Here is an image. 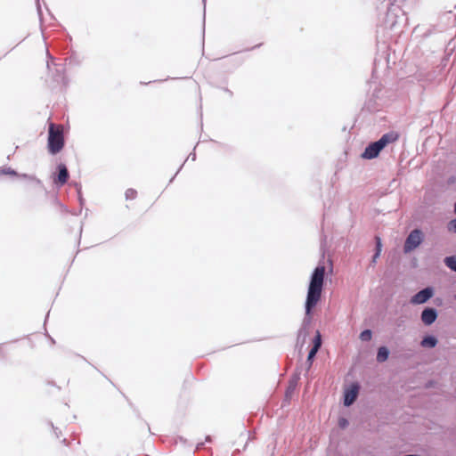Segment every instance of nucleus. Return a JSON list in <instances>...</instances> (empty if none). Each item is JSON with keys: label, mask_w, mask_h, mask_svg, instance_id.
<instances>
[{"label": "nucleus", "mask_w": 456, "mask_h": 456, "mask_svg": "<svg viewBox=\"0 0 456 456\" xmlns=\"http://www.w3.org/2000/svg\"><path fill=\"white\" fill-rule=\"evenodd\" d=\"M325 275V266L318 265L314 270L310 283L307 290L306 300H305V314H310L312 309L315 307L321 299L322 291L323 288Z\"/></svg>", "instance_id": "1"}, {"label": "nucleus", "mask_w": 456, "mask_h": 456, "mask_svg": "<svg viewBox=\"0 0 456 456\" xmlns=\"http://www.w3.org/2000/svg\"><path fill=\"white\" fill-rule=\"evenodd\" d=\"M64 146L63 132L53 123L49 126L48 131V150L51 154L60 152Z\"/></svg>", "instance_id": "2"}, {"label": "nucleus", "mask_w": 456, "mask_h": 456, "mask_svg": "<svg viewBox=\"0 0 456 456\" xmlns=\"http://www.w3.org/2000/svg\"><path fill=\"white\" fill-rule=\"evenodd\" d=\"M392 135L385 134L378 141L370 143L362 153V158L372 159L379 156L381 150L391 141Z\"/></svg>", "instance_id": "3"}, {"label": "nucleus", "mask_w": 456, "mask_h": 456, "mask_svg": "<svg viewBox=\"0 0 456 456\" xmlns=\"http://www.w3.org/2000/svg\"><path fill=\"white\" fill-rule=\"evenodd\" d=\"M423 239V232L419 229L412 230L404 241L403 252L407 254L417 248L422 243Z\"/></svg>", "instance_id": "4"}, {"label": "nucleus", "mask_w": 456, "mask_h": 456, "mask_svg": "<svg viewBox=\"0 0 456 456\" xmlns=\"http://www.w3.org/2000/svg\"><path fill=\"white\" fill-rule=\"evenodd\" d=\"M403 13L399 6L391 4V6L388 8L386 15V25L390 28L393 29L395 28L397 23H399L400 20L403 18Z\"/></svg>", "instance_id": "5"}, {"label": "nucleus", "mask_w": 456, "mask_h": 456, "mask_svg": "<svg viewBox=\"0 0 456 456\" xmlns=\"http://www.w3.org/2000/svg\"><path fill=\"white\" fill-rule=\"evenodd\" d=\"M434 295V289L431 287H427L417 292L411 298V303L413 305H421L428 302Z\"/></svg>", "instance_id": "6"}, {"label": "nucleus", "mask_w": 456, "mask_h": 456, "mask_svg": "<svg viewBox=\"0 0 456 456\" xmlns=\"http://www.w3.org/2000/svg\"><path fill=\"white\" fill-rule=\"evenodd\" d=\"M360 387L357 383H353L344 392V405L350 406L356 400Z\"/></svg>", "instance_id": "7"}, {"label": "nucleus", "mask_w": 456, "mask_h": 456, "mask_svg": "<svg viewBox=\"0 0 456 456\" xmlns=\"http://www.w3.org/2000/svg\"><path fill=\"white\" fill-rule=\"evenodd\" d=\"M437 315L438 314L436 309L433 307H426L421 313L420 319L425 325L429 326L436 322Z\"/></svg>", "instance_id": "8"}, {"label": "nucleus", "mask_w": 456, "mask_h": 456, "mask_svg": "<svg viewBox=\"0 0 456 456\" xmlns=\"http://www.w3.org/2000/svg\"><path fill=\"white\" fill-rule=\"evenodd\" d=\"M58 175L53 179V183L58 186H62L67 183L69 174L67 167L64 164L58 165Z\"/></svg>", "instance_id": "9"}, {"label": "nucleus", "mask_w": 456, "mask_h": 456, "mask_svg": "<svg viewBox=\"0 0 456 456\" xmlns=\"http://www.w3.org/2000/svg\"><path fill=\"white\" fill-rule=\"evenodd\" d=\"M421 346L433 348L437 345V339L434 336H426L420 342Z\"/></svg>", "instance_id": "10"}, {"label": "nucleus", "mask_w": 456, "mask_h": 456, "mask_svg": "<svg viewBox=\"0 0 456 456\" xmlns=\"http://www.w3.org/2000/svg\"><path fill=\"white\" fill-rule=\"evenodd\" d=\"M389 356V350L386 346H380L378 349L377 361L379 362H384Z\"/></svg>", "instance_id": "11"}, {"label": "nucleus", "mask_w": 456, "mask_h": 456, "mask_svg": "<svg viewBox=\"0 0 456 456\" xmlns=\"http://www.w3.org/2000/svg\"><path fill=\"white\" fill-rule=\"evenodd\" d=\"M382 250V243L379 237H376V250L375 254L372 256V262L376 263L377 259L379 257Z\"/></svg>", "instance_id": "12"}, {"label": "nucleus", "mask_w": 456, "mask_h": 456, "mask_svg": "<svg viewBox=\"0 0 456 456\" xmlns=\"http://www.w3.org/2000/svg\"><path fill=\"white\" fill-rule=\"evenodd\" d=\"M444 264L446 265V266L448 268L456 272V257L455 256H446L444 258Z\"/></svg>", "instance_id": "13"}, {"label": "nucleus", "mask_w": 456, "mask_h": 456, "mask_svg": "<svg viewBox=\"0 0 456 456\" xmlns=\"http://www.w3.org/2000/svg\"><path fill=\"white\" fill-rule=\"evenodd\" d=\"M321 346H322V336H321L320 332L317 331L316 335L314 338V345H313L312 348H315L317 351H319Z\"/></svg>", "instance_id": "14"}, {"label": "nucleus", "mask_w": 456, "mask_h": 456, "mask_svg": "<svg viewBox=\"0 0 456 456\" xmlns=\"http://www.w3.org/2000/svg\"><path fill=\"white\" fill-rule=\"evenodd\" d=\"M372 337V332L370 330H364L360 334V339L362 341H370Z\"/></svg>", "instance_id": "15"}, {"label": "nucleus", "mask_w": 456, "mask_h": 456, "mask_svg": "<svg viewBox=\"0 0 456 456\" xmlns=\"http://www.w3.org/2000/svg\"><path fill=\"white\" fill-rule=\"evenodd\" d=\"M136 195H137V191L131 188L127 189L125 192V197H126V200L135 199Z\"/></svg>", "instance_id": "16"}, {"label": "nucleus", "mask_w": 456, "mask_h": 456, "mask_svg": "<svg viewBox=\"0 0 456 456\" xmlns=\"http://www.w3.org/2000/svg\"><path fill=\"white\" fill-rule=\"evenodd\" d=\"M0 174L2 175H17L18 176V173L11 168V167H2L0 168Z\"/></svg>", "instance_id": "17"}, {"label": "nucleus", "mask_w": 456, "mask_h": 456, "mask_svg": "<svg viewBox=\"0 0 456 456\" xmlns=\"http://www.w3.org/2000/svg\"><path fill=\"white\" fill-rule=\"evenodd\" d=\"M19 177H21V178H24V179H28L29 181H33L35 182L37 184H41V181L39 179H37L35 175H27V174H21V175H18Z\"/></svg>", "instance_id": "18"}, {"label": "nucleus", "mask_w": 456, "mask_h": 456, "mask_svg": "<svg viewBox=\"0 0 456 456\" xmlns=\"http://www.w3.org/2000/svg\"><path fill=\"white\" fill-rule=\"evenodd\" d=\"M317 352L318 351L315 348H311V350L309 351L306 360L309 367L312 365L314 358L315 357Z\"/></svg>", "instance_id": "19"}, {"label": "nucleus", "mask_w": 456, "mask_h": 456, "mask_svg": "<svg viewBox=\"0 0 456 456\" xmlns=\"http://www.w3.org/2000/svg\"><path fill=\"white\" fill-rule=\"evenodd\" d=\"M296 385H297V379L290 380V383H289V386L288 387V391L287 392L288 393L292 392L295 389Z\"/></svg>", "instance_id": "20"}, {"label": "nucleus", "mask_w": 456, "mask_h": 456, "mask_svg": "<svg viewBox=\"0 0 456 456\" xmlns=\"http://www.w3.org/2000/svg\"><path fill=\"white\" fill-rule=\"evenodd\" d=\"M449 229L456 232V218L449 223Z\"/></svg>", "instance_id": "21"}, {"label": "nucleus", "mask_w": 456, "mask_h": 456, "mask_svg": "<svg viewBox=\"0 0 456 456\" xmlns=\"http://www.w3.org/2000/svg\"><path fill=\"white\" fill-rule=\"evenodd\" d=\"M348 422L346 419H339V426L341 428H346L347 426Z\"/></svg>", "instance_id": "22"}, {"label": "nucleus", "mask_w": 456, "mask_h": 456, "mask_svg": "<svg viewBox=\"0 0 456 456\" xmlns=\"http://www.w3.org/2000/svg\"><path fill=\"white\" fill-rule=\"evenodd\" d=\"M191 159L192 161H194V160H195V159H196V154H195V153H191V154L188 156L187 160H188V159Z\"/></svg>", "instance_id": "23"}, {"label": "nucleus", "mask_w": 456, "mask_h": 456, "mask_svg": "<svg viewBox=\"0 0 456 456\" xmlns=\"http://www.w3.org/2000/svg\"><path fill=\"white\" fill-rule=\"evenodd\" d=\"M454 212L456 214V201H455V204H454Z\"/></svg>", "instance_id": "24"}, {"label": "nucleus", "mask_w": 456, "mask_h": 456, "mask_svg": "<svg viewBox=\"0 0 456 456\" xmlns=\"http://www.w3.org/2000/svg\"><path fill=\"white\" fill-rule=\"evenodd\" d=\"M47 68H48V69L50 68V63H49V61H47Z\"/></svg>", "instance_id": "25"}, {"label": "nucleus", "mask_w": 456, "mask_h": 456, "mask_svg": "<svg viewBox=\"0 0 456 456\" xmlns=\"http://www.w3.org/2000/svg\"><path fill=\"white\" fill-rule=\"evenodd\" d=\"M454 298H455V300H456V293H455Z\"/></svg>", "instance_id": "26"}]
</instances>
